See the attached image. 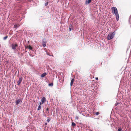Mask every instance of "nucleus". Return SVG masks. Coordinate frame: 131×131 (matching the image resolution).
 <instances>
[{
	"label": "nucleus",
	"mask_w": 131,
	"mask_h": 131,
	"mask_svg": "<svg viewBox=\"0 0 131 131\" xmlns=\"http://www.w3.org/2000/svg\"><path fill=\"white\" fill-rule=\"evenodd\" d=\"M111 8L112 13L115 14L116 20L118 21L119 19V16L117 8L115 7H112Z\"/></svg>",
	"instance_id": "nucleus-1"
},
{
	"label": "nucleus",
	"mask_w": 131,
	"mask_h": 131,
	"mask_svg": "<svg viewBox=\"0 0 131 131\" xmlns=\"http://www.w3.org/2000/svg\"><path fill=\"white\" fill-rule=\"evenodd\" d=\"M53 83H49L48 84V85L49 86H53Z\"/></svg>",
	"instance_id": "nucleus-14"
},
{
	"label": "nucleus",
	"mask_w": 131,
	"mask_h": 131,
	"mask_svg": "<svg viewBox=\"0 0 131 131\" xmlns=\"http://www.w3.org/2000/svg\"><path fill=\"white\" fill-rule=\"evenodd\" d=\"M30 56H31L32 57H33L34 56L32 54H30Z\"/></svg>",
	"instance_id": "nucleus-23"
},
{
	"label": "nucleus",
	"mask_w": 131,
	"mask_h": 131,
	"mask_svg": "<svg viewBox=\"0 0 131 131\" xmlns=\"http://www.w3.org/2000/svg\"><path fill=\"white\" fill-rule=\"evenodd\" d=\"M41 108V106L39 105L37 108V110L39 111L40 110Z\"/></svg>",
	"instance_id": "nucleus-13"
},
{
	"label": "nucleus",
	"mask_w": 131,
	"mask_h": 131,
	"mask_svg": "<svg viewBox=\"0 0 131 131\" xmlns=\"http://www.w3.org/2000/svg\"><path fill=\"white\" fill-rule=\"evenodd\" d=\"M47 74V73H46L45 72L44 73H42L41 75V77L42 78H43Z\"/></svg>",
	"instance_id": "nucleus-8"
},
{
	"label": "nucleus",
	"mask_w": 131,
	"mask_h": 131,
	"mask_svg": "<svg viewBox=\"0 0 131 131\" xmlns=\"http://www.w3.org/2000/svg\"><path fill=\"white\" fill-rule=\"evenodd\" d=\"M18 47V45L17 43L13 44L12 45V48L13 50L16 49V47Z\"/></svg>",
	"instance_id": "nucleus-3"
},
{
	"label": "nucleus",
	"mask_w": 131,
	"mask_h": 131,
	"mask_svg": "<svg viewBox=\"0 0 131 131\" xmlns=\"http://www.w3.org/2000/svg\"><path fill=\"white\" fill-rule=\"evenodd\" d=\"M18 27V26L17 25H14V28H17Z\"/></svg>",
	"instance_id": "nucleus-18"
},
{
	"label": "nucleus",
	"mask_w": 131,
	"mask_h": 131,
	"mask_svg": "<svg viewBox=\"0 0 131 131\" xmlns=\"http://www.w3.org/2000/svg\"><path fill=\"white\" fill-rule=\"evenodd\" d=\"M42 104V103L41 102H40L39 103V105L41 106V105Z\"/></svg>",
	"instance_id": "nucleus-25"
},
{
	"label": "nucleus",
	"mask_w": 131,
	"mask_h": 131,
	"mask_svg": "<svg viewBox=\"0 0 131 131\" xmlns=\"http://www.w3.org/2000/svg\"><path fill=\"white\" fill-rule=\"evenodd\" d=\"M48 109H49V108H47V109H46V110L47 111H48Z\"/></svg>",
	"instance_id": "nucleus-29"
},
{
	"label": "nucleus",
	"mask_w": 131,
	"mask_h": 131,
	"mask_svg": "<svg viewBox=\"0 0 131 131\" xmlns=\"http://www.w3.org/2000/svg\"><path fill=\"white\" fill-rule=\"evenodd\" d=\"M78 118H79V117H78V116H76V117H75V119H78Z\"/></svg>",
	"instance_id": "nucleus-22"
},
{
	"label": "nucleus",
	"mask_w": 131,
	"mask_h": 131,
	"mask_svg": "<svg viewBox=\"0 0 131 131\" xmlns=\"http://www.w3.org/2000/svg\"><path fill=\"white\" fill-rule=\"evenodd\" d=\"M48 2H47L45 4V6H47L48 4Z\"/></svg>",
	"instance_id": "nucleus-21"
},
{
	"label": "nucleus",
	"mask_w": 131,
	"mask_h": 131,
	"mask_svg": "<svg viewBox=\"0 0 131 131\" xmlns=\"http://www.w3.org/2000/svg\"><path fill=\"white\" fill-rule=\"evenodd\" d=\"M26 48H29L30 50H32V48L30 45L28 46H27Z\"/></svg>",
	"instance_id": "nucleus-11"
},
{
	"label": "nucleus",
	"mask_w": 131,
	"mask_h": 131,
	"mask_svg": "<svg viewBox=\"0 0 131 131\" xmlns=\"http://www.w3.org/2000/svg\"><path fill=\"white\" fill-rule=\"evenodd\" d=\"M19 52H18V54H19Z\"/></svg>",
	"instance_id": "nucleus-35"
},
{
	"label": "nucleus",
	"mask_w": 131,
	"mask_h": 131,
	"mask_svg": "<svg viewBox=\"0 0 131 131\" xmlns=\"http://www.w3.org/2000/svg\"><path fill=\"white\" fill-rule=\"evenodd\" d=\"M46 39L44 38L43 39L42 41V44L43 47H45L46 46Z\"/></svg>",
	"instance_id": "nucleus-4"
},
{
	"label": "nucleus",
	"mask_w": 131,
	"mask_h": 131,
	"mask_svg": "<svg viewBox=\"0 0 131 131\" xmlns=\"http://www.w3.org/2000/svg\"><path fill=\"white\" fill-rule=\"evenodd\" d=\"M25 52H27V51H25Z\"/></svg>",
	"instance_id": "nucleus-36"
},
{
	"label": "nucleus",
	"mask_w": 131,
	"mask_h": 131,
	"mask_svg": "<svg viewBox=\"0 0 131 131\" xmlns=\"http://www.w3.org/2000/svg\"><path fill=\"white\" fill-rule=\"evenodd\" d=\"M22 79L21 77H20L19 78L18 81L17 82V85H19L20 83H21L22 81Z\"/></svg>",
	"instance_id": "nucleus-6"
},
{
	"label": "nucleus",
	"mask_w": 131,
	"mask_h": 131,
	"mask_svg": "<svg viewBox=\"0 0 131 131\" xmlns=\"http://www.w3.org/2000/svg\"><path fill=\"white\" fill-rule=\"evenodd\" d=\"M99 114H100L98 112H96L95 113V114L96 115H98Z\"/></svg>",
	"instance_id": "nucleus-19"
},
{
	"label": "nucleus",
	"mask_w": 131,
	"mask_h": 131,
	"mask_svg": "<svg viewBox=\"0 0 131 131\" xmlns=\"http://www.w3.org/2000/svg\"><path fill=\"white\" fill-rule=\"evenodd\" d=\"M98 78L97 77H96L95 78V79L96 80H98Z\"/></svg>",
	"instance_id": "nucleus-27"
},
{
	"label": "nucleus",
	"mask_w": 131,
	"mask_h": 131,
	"mask_svg": "<svg viewBox=\"0 0 131 131\" xmlns=\"http://www.w3.org/2000/svg\"><path fill=\"white\" fill-rule=\"evenodd\" d=\"M130 18H131V15H130V17H129Z\"/></svg>",
	"instance_id": "nucleus-31"
},
{
	"label": "nucleus",
	"mask_w": 131,
	"mask_h": 131,
	"mask_svg": "<svg viewBox=\"0 0 131 131\" xmlns=\"http://www.w3.org/2000/svg\"><path fill=\"white\" fill-rule=\"evenodd\" d=\"M115 31L113 32L112 33H111L108 34V35L107 37V39L108 40H110L113 39L115 35Z\"/></svg>",
	"instance_id": "nucleus-2"
},
{
	"label": "nucleus",
	"mask_w": 131,
	"mask_h": 131,
	"mask_svg": "<svg viewBox=\"0 0 131 131\" xmlns=\"http://www.w3.org/2000/svg\"><path fill=\"white\" fill-rule=\"evenodd\" d=\"M57 75H58L57 73V72H56V78H57Z\"/></svg>",
	"instance_id": "nucleus-24"
},
{
	"label": "nucleus",
	"mask_w": 131,
	"mask_h": 131,
	"mask_svg": "<svg viewBox=\"0 0 131 131\" xmlns=\"http://www.w3.org/2000/svg\"><path fill=\"white\" fill-rule=\"evenodd\" d=\"M76 124L74 122H72V126H74Z\"/></svg>",
	"instance_id": "nucleus-15"
},
{
	"label": "nucleus",
	"mask_w": 131,
	"mask_h": 131,
	"mask_svg": "<svg viewBox=\"0 0 131 131\" xmlns=\"http://www.w3.org/2000/svg\"><path fill=\"white\" fill-rule=\"evenodd\" d=\"M73 29L71 25L69 26V31H70L71 30Z\"/></svg>",
	"instance_id": "nucleus-12"
},
{
	"label": "nucleus",
	"mask_w": 131,
	"mask_h": 131,
	"mask_svg": "<svg viewBox=\"0 0 131 131\" xmlns=\"http://www.w3.org/2000/svg\"><path fill=\"white\" fill-rule=\"evenodd\" d=\"M42 103L43 104L46 101V99L45 97H43L41 100Z\"/></svg>",
	"instance_id": "nucleus-7"
},
{
	"label": "nucleus",
	"mask_w": 131,
	"mask_h": 131,
	"mask_svg": "<svg viewBox=\"0 0 131 131\" xmlns=\"http://www.w3.org/2000/svg\"><path fill=\"white\" fill-rule=\"evenodd\" d=\"M22 99H19L18 100H16L15 102V104L16 105H18L20 102H22Z\"/></svg>",
	"instance_id": "nucleus-5"
},
{
	"label": "nucleus",
	"mask_w": 131,
	"mask_h": 131,
	"mask_svg": "<svg viewBox=\"0 0 131 131\" xmlns=\"http://www.w3.org/2000/svg\"><path fill=\"white\" fill-rule=\"evenodd\" d=\"M122 128H120L118 129L117 131H122Z\"/></svg>",
	"instance_id": "nucleus-20"
},
{
	"label": "nucleus",
	"mask_w": 131,
	"mask_h": 131,
	"mask_svg": "<svg viewBox=\"0 0 131 131\" xmlns=\"http://www.w3.org/2000/svg\"><path fill=\"white\" fill-rule=\"evenodd\" d=\"M7 37H8V36H6L3 38V39L4 40H5L7 39Z\"/></svg>",
	"instance_id": "nucleus-16"
},
{
	"label": "nucleus",
	"mask_w": 131,
	"mask_h": 131,
	"mask_svg": "<svg viewBox=\"0 0 131 131\" xmlns=\"http://www.w3.org/2000/svg\"><path fill=\"white\" fill-rule=\"evenodd\" d=\"M45 117H46V115H45Z\"/></svg>",
	"instance_id": "nucleus-34"
},
{
	"label": "nucleus",
	"mask_w": 131,
	"mask_h": 131,
	"mask_svg": "<svg viewBox=\"0 0 131 131\" xmlns=\"http://www.w3.org/2000/svg\"><path fill=\"white\" fill-rule=\"evenodd\" d=\"M54 75H54H54H53V77H54Z\"/></svg>",
	"instance_id": "nucleus-32"
},
{
	"label": "nucleus",
	"mask_w": 131,
	"mask_h": 131,
	"mask_svg": "<svg viewBox=\"0 0 131 131\" xmlns=\"http://www.w3.org/2000/svg\"><path fill=\"white\" fill-rule=\"evenodd\" d=\"M74 79L73 78V79H72L71 80V83H70V86H71L73 84V82H74Z\"/></svg>",
	"instance_id": "nucleus-10"
},
{
	"label": "nucleus",
	"mask_w": 131,
	"mask_h": 131,
	"mask_svg": "<svg viewBox=\"0 0 131 131\" xmlns=\"http://www.w3.org/2000/svg\"><path fill=\"white\" fill-rule=\"evenodd\" d=\"M23 53H22L21 54V56H23Z\"/></svg>",
	"instance_id": "nucleus-30"
},
{
	"label": "nucleus",
	"mask_w": 131,
	"mask_h": 131,
	"mask_svg": "<svg viewBox=\"0 0 131 131\" xmlns=\"http://www.w3.org/2000/svg\"><path fill=\"white\" fill-rule=\"evenodd\" d=\"M118 103H117L115 104V106H117V105H118Z\"/></svg>",
	"instance_id": "nucleus-26"
},
{
	"label": "nucleus",
	"mask_w": 131,
	"mask_h": 131,
	"mask_svg": "<svg viewBox=\"0 0 131 131\" xmlns=\"http://www.w3.org/2000/svg\"><path fill=\"white\" fill-rule=\"evenodd\" d=\"M14 52L15 53H16L15 51H14Z\"/></svg>",
	"instance_id": "nucleus-33"
},
{
	"label": "nucleus",
	"mask_w": 131,
	"mask_h": 131,
	"mask_svg": "<svg viewBox=\"0 0 131 131\" xmlns=\"http://www.w3.org/2000/svg\"><path fill=\"white\" fill-rule=\"evenodd\" d=\"M91 0H88V1L86 0L85 2V4H89L91 2Z\"/></svg>",
	"instance_id": "nucleus-9"
},
{
	"label": "nucleus",
	"mask_w": 131,
	"mask_h": 131,
	"mask_svg": "<svg viewBox=\"0 0 131 131\" xmlns=\"http://www.w3.org/2000/svg\"><path fill=\"white\" fill-rule=\"evenodd\" d=\"M50 118H49V119H48L46 121H47V122L49 123L50 121Z\"/></svg>",
	"instance_id": "nucleus-17"
},
{
	"label": "nucleus",
	"mask_w": 131,
	"mask_h": 131,
	"mask_svg": "<svg viewBox=\"0 0 131 131\" xmlns=\"http://www.w3.org/2000/svg\"><path fill=\"white\" fill-rule=\"evenodd\" d=\"M47 123H45V125H47Z\"/></svg>",
	"instance_id": "nucleus-28"
}]
</instances>
